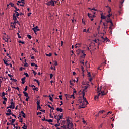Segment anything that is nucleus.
Here are the masks:
<instances>
[{
	"instance_id": "57",
	"label": "nucleus",
	"mask_w": 129,
	"mask_h": 129,
	"mask_svg": "<svg viewBox=\"0 0 129 129\" xmlns=\"http://www.w3.org/2000/svg\"><path fill=\"white\" fill-rule=\"evenodd\" d=\"M33 73L34 74L35 76H36L37 74V73L34 70H33Z\"/></svg>"
},
{
	"instance_id": "51",
	"label": "nucleus",
	"mask_w": 129,
	"mask_h": 129,
	"mask_svg": "<svg viewBox=\"0 0 129 129\" xmlns=\"http://www.w3.org/2000/svg\"><path fill=\"white\" fill-rule=\"evenodd\" d=\"M27 90H28V86H26V87L24 89V91L26 92V91H27Z\"/></svg>"
},
{
	"instance_id": "53",
	"label": "nucleus",
	"mask_w": 129,
	"mask_h": 129,
	"mask_svg": "<svg viewBox=\"0 0 129 129\" xmlns=\"http://www.w3.org/2000/svg\"><path fill=\"white\" fill-rule=\"evenodd\" d=\"M39 103H40V100H37V108L38 107Z\"/></svg>"
},
{
	"instance_id": "56",
	"label": "nucleus",
	"mask_w": 129,
	"mask_h": 129,
	"mask_svg": "<svg viewBox=\"0 0 129 129\" xmlns=\"http://www.w3.org/2000/svg\"><path fill=\"white\" fill-rule=\"evenodd\" d=\"M72 98H73V99H75V95H74V93L72 95Z\"/></svg>"
},
{
	"instance_id": "37",
	"label": "nucleus",
	"mask_w": 129,
	"mask_h": 129,
	"mask_svg": "<svg viewBox=\"0 0 129 129\" xmlns=\"http://www.w3.org/2000/svg\"><path fill=\"white\" fill-rule=\"evenodd\" d=\"M112 15V13H109V14H108V16H109V20H111V19H110V17H111Z\"/></svg>"
},
{
	"instance_id": "4",
	"label": "nucleus",
	"mask_w": 129,
	"mask_h": 129,
	"mask_svg": "<svg viewBox=\"0 0 129 129\" xmlns=\"http://www.w3.org/2000/svg\"><path fill=\"white\" fill-rule=\"evenodd\" d=\"M47 5H51L52 6H55V3L53 0H51L50 2L46 3Z\"/></svg>"
},
{
	"instance_id": "24",
	"label": "nucleus",
	"mask_w": 129,
	"mask_h": 129,
	"mask_svg": "<svg viewBox=\"0 0 129 129\" xmlns=\"http://www.w3.org/2000/svg\"><path fill=\"white\" fill-rule=\"evenodd\" d=\"M9 39H10V38H9L8 36H7V38H4V41H5L6 42H8Z\"/></svg>"
},
{
	"instance_id": "8",
	"label": "nucleus",
	"mask_w": 129,
	"mask_h": 129,
	"mask_svg": "<svg viewBox=\"0 0 129 129\" xmlns=\"http://www.w3.org/2000/svg\"><path fill=\"white\" fill-rule=\"evenodd\" d=\"M16 23H17L18 24H19V25H20V22H19V21H18V19H17V20H16L15 22H13V24H14L13 27H14V28H16L15 24H16Z\"/></svg>"
},
{
	"instance_id": "1",
	"label": "nucleus",
	"mask_w": 129,
	"mask_h": 129,
	"mask_svg": "<svg viewBox=\"0 0 129 129\" xmlns=\"http://www.w3.org/2000/svg\"><path fill=\"white\" fill-rule=\"evenodd\" d=\"M66 122L67 123V128L68 129H71L72 127H73L74 125L72 122L70 121V117H68L67 119H66V120H63L62 122V125H63L62 127H63V129H67V125L66 124Z\"/></svg>"
},
{
	"instance_id": "21",
	"label": "nucleus",
	"mask_w": 129,
	"mask_h": 129,
	"mask_svg": "<svg viewBox=\"0 0 129 129\" xmlns=\"http://www.w3.org/2000/svg\"><path fill=\"white\" fill-rule=\"evenodd\" d=\"M107 23H111V28H112V26H114V24H113V22H112L111 20H110V21H107Z\"/></svg>"
},
{
	"instance_id": "62",
	"label": "nucleus",
	"mask_w": 129,
	"mask_h": 129,
	"mask_svg": "<svg viewBox=\"0 0 129 129\" xmlns=\"http://www.w3.org/2000/svg\"><path fill=\"white\" fill-rule=\"evenodd\" d=\"M34 81L36 82L37 83H38V80H37L36 79H34Z\"/></svg>"
},
{
	"instance_id": "20",
	"label": "nucleus",
	"mask_w": 129,
	"mask_h": 129,
	"mask_svg": "<svg viewBox=\"0 0 129 129\" xmlns=\"http://www.w3.org/2000/svg\"><path fill=\"white\" fill-rule=\"evenodd\" d=\"M65 96L67 99V98H72V95L66 94Z\"/></svg>"
},
{
	"instance_id": "44",
	"label": "nucleus",
	"mask_w": 129,
	"mask_h": 129,
	"mask_svg": "<svg viewBox=\"0 0 129 129\" xmlns=\"http://www.w3.org/2000/svg\"><path fill=\"white\" fill-rule=\"evenodd\" d=\"M111 12V9L110 7H109V10H108V12L109 13V14H110Z\"/></svg>"
},
{
	"instance_id": "17",
	"label": "nucleus",
	"mask_w": 129,
	"mask_h": 129,
	"mask_svg": "<svg viewBox=\"0 0 129 129\" xmlns=\"http://www.w3.org/2000/svg\"><path fill=\"white\" fill-rule=\"evenodd\" d=\"M21 114H22V117L24 118H26V114L24 112V111H23V110L21 111Z\"/></svg>"
},
{
	"instance_id": "10",
	"label": "nucleus",
	"mask_w": 129,
	"mask_h": 129,
	"mask_svg": "<svg viewBox=\"0 0 129 129\" xmlns=\"http://www.w3.org/2000/svg\"><path fill=\"white\" fill-rule=\"evenodd\" d=\"M13 19L14 20V22H16V21L17 20V18L16 13H13Z\"/></svg>"
},
{
	"instance_id": "43",
	"label": "nucleus",
	"mask_w": 129,
	"mask_h": 129,
	"mask_svg": "<svg viewBox=\"0 0 129 129\" xmlns=\"http://www.w3.org/2000/svg\"><path fill=\"white\" fill-rule=\"evenodd\" d=\"M125 0H120V3L121 4V5H122L123 4V3L124 2Z\"/></svg>"
},
{
	"instance_id": "7",
	"label": "nucleus",
	"mask_w": 129,
	"mask_h": 129,
	"mask_svg": "<svg viewBox=\"0 0 129 129\" xmlns=\"http://www.w3.org/2000/svg\"><path fill=\"white\" fill-rule=\"evenodd\" d=\"M33 31L36 33L37 32H39L40 31V29L38 28V26L34 27V28H32Z\"/></svg>"
},
{
	"instance_id": "3",
	"label": "nucleus",
	"mask_w": 129,
	"mask_h": 129,
	"mask_svg": "<svg viewBox=\"0 0 129 129\" xmlns=\"http://www.w3.org/2000/svg\"><path fill=\"white\" fill-rule=\"evenodd\" d=\"M15 103L13 101V99H12L11 100V105L8 108H10V109H15Z\"/></svg>"
},
{
	"instance_id": "11",
	"label": "nucleus",
	"mask_w": 129,
	"mask_h": 129,
	"mask_svg": "<svg viewBox=\"0 0 129 129\" xmlns=\"http://www.w3.org/2000/svg\"><path fill=\"white\" fill-rule=\"evenodd\" d=\"M101 90H102V86H100V87H98L97 89V93H101V92H100V91H101Z\"/></svg>"
},
{
	"instance_id": "14",
	"label": "nucleus",
	"mask_w": 129,
	"mask_h": 129,
	"mask_svg": "<svg viewBox=\"0 0 129 129\" xmlns=\"http://www.w3.org/2000/svg\"><path fill=\"white\" fill-rule=\"evenodd\" d=\"M14 8L15 9L14 12L15 13H17V11L20 12V10L19 8H17L16 6H14Z\"/></svg>"
},
{
	"instance_id": "18",
	"label": "nucleus",
	"mask_w": 129,
	"mask_h": 129,
	"mask_svg": "<svg viewBox=\"0 0 129 129\" xmlns=\"http://www.w3.org/2000/svg\"><path fill=\"white\" fill-rule=\"evenodd\" d=\"M107 92H105L104 91H101L100 94H101L102 96L103 95H106L107 94Z\"/></svg>"
},
{
	"instance_id": "33",
	"label": "nucleus",
	"mask_w": 129,
	"mask_h": 129,
	"mask_svg": "<svg viewBox=\"0 0 129 129\" xmlns=\"http://www.w3.org/2000/svg\"><path fill=\"white\" fill-rule=\"evenodd\" d=\"M58 116L59 117L60 120H61V119L63 118V114H62L61 115L59 114Z\"/></svg>"
},
{
	"instance_id": "59",
	"label": "nucleus",
	"mask_w": 129,
	"mask_h": 129,
	"mask_svg": "<svg viewBox=\"0 0 129 129\" xmlns=\"http://www.w3.org/2000/svg\"><path fill=\"white\" fill-rule=\"evenodd\" d=\"M18 37L19 39H21V37L20 35V33H17Z\"/></svg>"
},
{
	"instance_id": "13",
	"label": "nucleus",
	"mask_w": 129,
	"mask_h": 129,
	"mask_svg": "<svg viewBox=\"0 0 129 129\" xmlns=\"http://www.w3.org/2000/svg\"><path fill=\"white\" fill-rule=\"evenodd\" d=\"M83 48L86 49V50H90L89 47H88V46L86 45V44H85V45H84L83 46Z\"/></svg>"
},
{
	"instance_id": "29",
	"label": "nucleus",
	"mask_w": 129,
	"mask_h": 129,
	"mask_svg": "<svg viewBox=\"0 0 129 129\" xmlns=\"http://www.w3.org/2000/svg\"><path fill=\"white\" fill-rule=\"evenodd\" d=\"M22 128L27 129V126H26L25 123H24V125L23 126Z\"/></svg>"
},
{
	"instance_id": "58",
	"label": "nucleus",
	"mask_w": 129,
	"mask_h": 129,
	"mask_svg": "<svg viewBox=\"0 0 129 129\" xmlns=\"http://www.w3.org/2000/svg\"><path fill=\"white\" fill-rule=\"evenodd\" d=\"M50 69H51V70H54V71H55L56 70V68L55 67H50Z\"/></svg>"
},
{
	"instance_id": "52",
	"label": "nucleus",
	"mask_w": 129,
	"mask_h": 129,
	"mask_svg": "<svg viewBox=\"0 0 129 129\" xmlns=\"http://www.w3.org/2000/svg\"><path fill=\"white\" fill-rule=\"evenodd\" d=\"M40 103H39V105H38V106L37 107V109H41V107L40 105Z\"/></svg>"
},
{
	"instance_id": "60",
	"label": "nucleus",
	"mask_w": 129,
	"mask_h": 129,
	"mask_svg": "<svg viewBox=\"0 0 129 129\" xmlns=\"http://www.w3.org/2000/svg\"><path fill=\"white\" fill-rule=\"evenodd\" d=\"M105 112V110H100L99 113H103Z\"/></svg>"
},
{
	"instance_id": "28",
	"label": "nucleus",
	"mask_w": 129,
	"mask_h": 129,
	"mask_svg": "<svg viewBox=\"0 0 129 129\" xmlns=\"http://www.w3.org/2000/svg\"><path fill=\"white\" fill-rule=\"evenodd\" d=\"M59 126H60V123H57V124H55V127H59Z\"/></svg>"
},
{
	"instance_id": "6",
	"label": "nucleus",
	"mask_w": 129,
	"mask_h": 129,
	"mask_svg": "<svg viewBox=\"0 0 129 129\" xmlns=\"http://www.w3.org/2000/svg\"><path fill=\"white\" fill-rule=\"evenodd\" d=\"M85 108V106L84 104V102H83L82 101L80 102V105H79V109H82V108Z\"/></svg>"
},
{
	"instance_id": "27",
	"label": "nucleus",
	"mask_w": 129,
	"mask_h": 129,
	"mask_svg": "<svg viewBox=\"0 0 129 129\" xmlns=\"http://www.w3.org/2000/svg\"><path fill=\"white\" fill-rule=\"evenodd\" d=\"M46 121H47L48 122H53L52 119H46Z\"/></svg>"
},
{
	"instance_id": "39",
	"label": "nucleus",
	"mask_w": 129,
	"mask_h": 129,
	"mask_svg": "<svg viewBox=\"0 0 129 129\" xmlns=\"http://www.w3.org/2000/svg\"><path fill=\"white\" fill-rule=\"evenodd\" d=\"M24 75L26 76V77H29V74H28V73H24Z\"/></svg>"
},
{
	"instance_id": "35",
	"label": "nucleus",
	"mask_w": 129,
	"mask_h": 129,
	"mask_svg": "<svg viewBox=\"0 0 129 129\" xmlns=\"http://www.w3.org/2000/svg\"><path fill=\"white\" fill-rule=\"evenodd\" d=\"M33 91H38V88H37V87L36 88V86H35L34 88H33Z\"/></svg>"
},
{
	"instance_id": "54",
	"label": "nucleus",
	"mask_w": 129,
	"mask_h": 129,
	"mask_svg": "<svg viewBox=\"0 0 129 129\" xmlns=\"http://www.w3.org/2000/svg\"><path fill=\"white\" fill-rule=\"evenodd\" d=\"M4 63L6 64V65H8V64L7 63V61L6 60H4Z\"/></svg>"
},
{
	"instance_id": "61",
	"label": "nucleus",
	"mask_w": 129,
	"mask_h": 129,
	"mask_svg": "<svg viewBox=\"0 0 129 129\" xmlns=\"http://www.w3.org/2000/svg\"><path fill=\"white\" fill-rule=\"evenodd\" d=\"M89 9H90V10H94V11H97V9H95V8H92V9H91V8H89Z\"/></svg>"
},
{
	"instance_id": "32",
	"label": "nucleus",
	"mask_w": 129,
	"mask_h": 129,
	"mask_svg": "<svg viewBox=\"0 0 129 129\" xmlns=\"http://www.w3.org/2000/svg\"><path fill=\"white\" fill-rule=\"evenodd\" d=\"M88 16H89V18H91V17H93V16H94V15H91V14H90V13H88Z\"/></svg>"
},
{
	"instance_id": "42",
	"label": "nucleus",
	"mask_w": 129,
	"mask_h": 129,
	"mask_svg": "<svg viewBox=\"0 0 129 129\" xmlns=\"http://www.w3.org/2000/svg\"><path fill=\"white\" fill-rule=\"evenodd\" d=\"M16 17H18V16H19L20 15V13H18V11L17 12V13H16Z\"/></svg>"
},
{
	"instance_id": "40",
	"label": "nucleus",
	"mask_w": 129,
	"mask_h": 129,
	"mask_svg": "<svg viewBox=\"0 0 129 129\" xmlns=\"http://www.w3.org/2000/svg\"><path fill=\"white\" fill-rule=\"evenodd\" d=\"M59 99H60V100H63L62 95H59Z\"/></svg>"
},
{
	"instance_id": "23",
	"label": "nucleus",
	"mask_w": 129,
	"mask_h": 129,
	"mask_svg": "<svg viewBox=\"0 0 129 129\" xmlns=\"http://www.w3.org/2000/svg\"><path fill=\"white\" fill-rule=\"evenodd\" d=\"M106 16H105V15H103V13L101 14V19H106Z\"/></svg>"
},
{
	"instance_id": "38",
	"label": "nucleus",
	"mask_w": 129,
	"mask_h": 129,
	"mask_svg": "<svg viewBox=\"0 0 129 129\" xmlns=\"http://www.w3.org/2000/svg\"><path fill=\"white\" fill-rule=\"evenodd\" d=\"M10 5H11L12 6V7H14V5L15 4H13V3H10L9 4Z\"/></svg>"
},
{
	"instance_id": "22",
	"label": "nucleus",
	"mask_w": 129,
	"mask_h": 129,
	"mask_svg": "<svg viewBox=\"0 0 129 129\" xmlns=\"http://www.w3.org/2000/svg\"><path fill=\"white\" fill-rule=\"evenodd\" d=\"M31 66H35V67H36V69H37V67H38V65H37V64H35V63H34V62H32V63H31Z\"/></svg>"
},
{
	"instance_id": "9",
	"label": "nucleus",
	"mask_w": 129,
	"mask_h": 129,
	"mask_svg": "<svg viewBox=\"0 0 129 129\" xmlns=\"http://www.w3.org/2000/svg\"><path fill=\"white\" fill-rule=\"evenodd\" d=\"M59 115L58 116H54V118H55L56 119H57V122L58 123H60V118H59Z\"/></svg>"
},
{
	"instance_id": "15",
	"label": "nucleus",
	"mask_w": 129,
	"mask_h": 129,
	"mask_svg": "<svg viewBox=\"0 0 129 129\" xmlns=\"http://www.w3.org/2000/svg\"><path fill=\"white\" fill-rule=\"evenodd\" d=\"M21 81H22V84H24L25 82L26 81V78H25V77H24L23 78H22L21 79Z\"/></svg>"
},
{
	"instance_id": "16",
	"label": "nucleus",
	"mask_w": 129,
	"mask_h": 129,
	"mask_svg": "<svg viewBox=\"0 0 129 129\" xmlns=\"http://www.w3.org/2000/svg\"><path fill=\"white\" fill-rule=\"evenodd\" d=\"M56 110L57 111H59L60 112H63V109H62V108H57Z\"/></svg>"
},
{
	"instance_id": "63",
	"label": "nucleus",
	"mask_w": 129,
	"mask_h": 129,
	"mask_svg": "<svg viewBox=\"0 0 129 129\" xmlns=\"http://www.w3.org/2000/svg\"><path fill=\"white\" fill-rule=\"evenodd\" d=\"M103 25H104V26L105 27V28H107V24H105V23H103Z\"/></svg>"
},
{
	"instance_id": "2",
	"label": "nucleus",
	"mask_w": 129,
	"mask_h": 129,
	"mask_svg": "<svg viewBox=\"0 0 129 129\" xmlns=\"http://www.w3.org/2000/svg\"><path fill=\"white\" fill-rule=\"evenodd\" d=\"M89 86V84H86V85L82 86V87L84 88V90H83L82 91H81V94L83 96L84 101H85L87 104H88L89 103L88 101H87L86 98L85 97V96L86 95V92H87V89Z\"/></svg>"
},
{
	"instance_id": "31",
	"label": "nucleus",
	"mask_w": 129,
	"mask_h": 129,
	"mask_svg": "<svg viewBox=\"0 0 129 129\" xmlns=\"http://www.w3.org/2000/svg\"><path fill=\"white\" fill-rule=\"evenodd\" d=\"M46 56H47V57H51L52 53H49V54H48V53H45Z\"/></svg>"
},
{
	"instance_id": "25",
	"label": "nucleus",
	"mask_w": 129,
	"mask_h": 129,
	"mask_svg": "<svg viewBox=\"0 0 129 129\" xmlns=\"http://www.w3.org/2000/svg\"><path fill=\"white\" fill-rule=\"evenodd\" d=\"M23 93L24 94V95L25 96V97H28V93H27V92H25V91H23Z\"/></svg>"
},
{
	"instance_id": "50",
	"label": "nucleus",
	"mask_w": 129,
	"mask_h": 129,
	"mask_svg": "<svg viewBox=\"0 0 129 129\" xmlns=\"http://www.w3.org/2000/svg\"><path fill=\"white\" fill-rule=\"evenodd\" d=\"M21 1H18L17 2V5H19V4H20V5L21 4Z\"/></svg>"
},
{
	"instance_id": "41",
	"label": "nucleus",
	"mask_w": 129,
	"mask_h": 129,
	"mask_svg": "<svg viewBox=\"0 0 129 129\" xmlns=\"http://www.w3.org/2000/svg\"><path fill=\"white\" fill-rule=\"evenodd\" d=\"M109 32H112V27H111V25H110V26L109 27Z\"/></svg>"
},
{
	"instance_id": "30",
	"label": "nucleus",
	"mask_w": 129,
	"mask_h": 129,
	"mask_svg": "<svg viewBox=\"0 0 129 129\" xmlns=\"http://www.w3.org/2000/svg\"><path fill=\"white\" fill-rule=\"evenodd\" d=\"M106 20H107V21H110V20L109 19V17L108 16V14L106 16Z\"/></svg>"
},
{
	"instance_id": "12",
	"label": "nucleus",
	"mask_w": 129,
	"mask_h": 129,
	"mask_svg": "<svg viewBox=\"0 0 129 129\" xmlns=\"http://www.w3.org/2000/svg\"><path fill=\"white\" fill-rule=\"evenodd\" d=\"M82 46V43H77L76 45H75V48H80V47Z\"/></svg>"
},
{
	"instance_id": "45",
	"label": "nucleus",
	"mask_w": 129,
	"mask_h": 129,
	"mask_svg": "<svg viewBox=\"0 0 129 129\" xmlns=\"http://www.w3.org/2000/svg\"><path fill=\"white\" fill-rule=\"evenodd\" d=\"M29 99H30V97L29 96V95H28V96L26 97V101H28Z\"/></svg>"
},
{
	"instance_id": "34",
	"label": "nucleus",
	"mask_w": 129,
	"mask_h": 129,
	"mask_svg": "<svg viewBox=\"0 0 129 129\" xmlns=\"http://www.w3.org/2000/svg\"><path fill=\"white\" fill-rule=\"evenodd\" d=\"M49 100H51V101H53V98H52L51 95H49Z\"/></svg>"
},
{
	"instance_id": "5",
	"label": "nucleus",
	"mask_w": 129,
	"mask_h": 129,
	"mask_svg": "<svg viewBox=\"0 0 129 129\" xmlns=\"http://www.w3.org/2000/svg\"><path fill=\"white\" fill-rule=\"evenodd\" d=\"M7 113H6V115L7 116H10V115H11V110L10 109V108H8V107H7Z\"/></svg>"
},
{
	"instance_id": "49",
	"label": "nucleus",
	"mask_w": 129,
	"mask_h": 129,
	"mask_svg": "<svg viewBox=\"0 0 129 129\" xmlns=\"http://www.w3.org/2000/svg\"><path fill=\"white\" fill-rule=\"evenodd\" d=\"M57 65H58V63L57 61H55L54 63V66H56Z\"/></svg>"
},
{
	"instance_id": "64",
	"label": "nucleus",
	"mask_w": 129,
	"mask_h": 129,
	"mask_svg": "<svg viewBox=\"0 0 129 129\" xmlns=\"http://www.w3.org/2000/svg\"><path fill=\"white\" fill-rule=\"evenodd\" d=\"M83 32H87V30L86 29H84L83 31Z\"/></svg>"
},
{
	"instance_id": "48",
	"label": "nucleus",
	"mask_w": 129,
	"mask_h": 129,
	"mask_svg": "<svg viewBox=\"0 0 129 129\" xmlns=\"http://www.w3.org/2000/svg\"><path fill=\"white\" fill-rule=\"evenodd\" d=\"M27 37H28L29 39H31L32 36H31L30 34H28V35H27Z\"/></svg>"
},
{
	"instance_id": "19",
	"label": "nucleus",
	"mask_w": 129,
	"mask_h": 129,
	"mask_svg": "<svg viewBox=\"0 0 129 129\" xmlns=\"http://www.w3.org/2000/svg\"><path fill=\"white\" fill-rule=\"evenodd\" d=\"M100 95H101V93H99V94L95 96V98H94L95 100H96L97 99H98V98H99V96H100Z\"/></svg>"
},
{
	"instance_id": "47",
	"label": "nucleus",
	"mask_w": 129,
	"mask_h": 129,
	"mask_svg": "<svg viewBox=\"0 0 129 129\" xmlns=\"http://www.w3.org/2000/svg\"><path fill=\"white\" fill-rule=\"evenodd\" d=\"M3 100H5L6 103L8 100V99H7V98H6L5 96H4V97H3Z\"/></svg>"
},
{
	"instance_id": "55",
	"label": "nucleus",
	"mask_w": 129,
	"mask_h": 129,
	"mask_svg": "<svg viewBox=\"0 0 129 129\" xmlns=\"http://www.w3.org/2000/svg\"><path fill=\"white\" fill-rule=\"evenodd\" d=\"M53 75L52 74V73H50V79H52V78L53 77Z\"/></svg>"
},
{
	"instance_id": "46",
	"label": "nucleus",
	"mask_w": 129,
	"mask_h": 129,
	"mask_svg": "<svg viewBox=\"0 0 129 129\" xmlns=\"http://www.w3.org/2000/svg\"><path fill=\"white\" fill-rule=\"evenodd\" d=\"M6 95L5 92H2V96L5 97Z\"/></svg>"
},
{
	"instance_id": "26",
	"label": "nucleus",
	"mask_w": 129,
	"mask_h": 129,
	"mask_svg": "<svg viewBox=\"0 0 129 129\" xmlns=\"http://www.w3.org/2000/svg\"><path fill=\"white\" fill-rule=\"evenodd\" d=\"M102 38L104 39V41H109V40L108 38L106 37L105 38V39L103 38V37H102Z\"/></svg>"
},
{
	"instance_id": "36",
	"label": "nucleus",
	"mask_w": 129,
	"mask_h": 129,
	"mask_svg": "<svg viewBox=\"0 0 129 129\" xmlns=\"http://www.w3.org/2000/svg\"><path fill=\"white\" fill-rule=\"evenodd\" d=\"M25 2H22L21 3V4H19V5L20 6H24V5H25Z\"/></svg>"
}]
</instances>
